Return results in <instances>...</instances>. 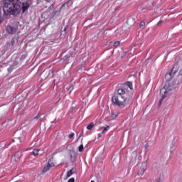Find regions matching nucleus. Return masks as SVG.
Returning a JSON list of instances; mask_svg holds the SVG:
<instances>
[{"mask_svg": "<svg viewBox=\"0 0 182 182\" xmlns=\"http://www.w3.org/2000/svg\"><path fill=\"white\" fill-rule=\"evenodd\" d=\"M154 182H161V178H158L156 179H155V181H154Z\"/></svg>", "mask_w": 182, "mask_h": 182, "instance_id": "nucleus-30", "label": "nucleus"}, {"mask_svg": "<svg viewBox=\"0 0 182 182\" xmlns=\"http://www.w3.org/2000/svg\"><path fill=\"white\" fill-rule=\"evenodd\" d=\"M61 35H66V27L61 31Z\"/></svg>", "mask_w": 182, "mask_h": 182, "instance_id": "nucleus-27", "label": "nucleus"}, {"mask_svg": "<svg viewBox=\"0 0 182 182\" xmlns=\"http://www.w3.org/2000/svg\"><path fill=\"white\" fill-rule=\"evenodd\" d=\"M68 58H69V55H65V56L63 58V60H68Z\"/></svg>", "mask_w": 182, "mask_h": 182, "instance_id": "nucleus-31", "label": "nucleus"}, {"mask_svg": "<svg viewBox=\"0 0 182 182\" xmlns=\"http://www.w3.org/2000/svg\"><path fill=\"white\" fill-rule=\"evenodd\" d=\"M50 167L52 166L49 165L46 166L43 169V173H46V171H48V170H50Z\"/></svg>", "mask_w": 182, "mask_h": 182, "instance_id": "nucleus-14", "label": "nucleus"}, {"mask_svg": "<svg viewBox=\"0 0 182 182\" xmlns=\"http://www.w3.org/2000/svg\"><path fill=\"white\" fill-rule=\"evenodd\" d=\"M14 157H16L17 160L21 159V158L22 157V152L21 151L16 152L14 154Z\"/></svg>", "mask_w": 182, "mask_h": 182, "instance_id": "nucleus-12", "label": "nucleus"}, {"mask_svg": "<svg viewBox=\"0 0 182 182\" xmlns=\"http://www.w3.org/2000/svg\"><path fill=\"white\" fill-rule=\"evenodd\" d=\"M52 161H53V158H51V159H50L49 160H48V166H50V167H54L55 166V164H53V162H52Z\"/></svg>", "mask_w": 182, "mask_h": 182, "instance_id": "nucleus-13", "label": "nucleus"}, {"mask_svg": "<svg viewBox=\"0 0 182 182\" xmlns=\"http://www.w3.org/2000/svg\"><path fill=\"white\" fill-rule=\"evenodd\" d=\"M6 32L7 33H9V35H14V33L16 32V28L12 26H8L6 27Z\"/></svg>", "mask_w": 182, "mask_h": 182, "instance_id": "nucleus-6", "label": "nucleus"}, {"mask_svg": "<svg viewBox=\"0 0 182 182\" xmlns=\"http://www.w3.org/2000/svg\"><path fill=\"white\" fill-rule=\"evenodd\" d=\"M111 117L112 119H116V117H117V114H116V113H114V111H112V112H111Z\"/></svg>", "mask_w": 182, "mask_h": 182, "instance_id": "nucleus-18", "label": "nucleus"}, {"mask_svg": "<svg viewBox=\"0 0 182 182\" xmlns=\"http://www.w3.org/2000/svg\"><path fill=\"white\" fill-rule=\"evenodd\" d=\"M46 2H50V0H46Z\"/></svg>", "mask_w": 182, "mask_h": 182, "instance_id": "nucleus-39", "label": "nucleus"}, {"mask_svg": "<svg viewBox=\"0 0 182 182\" xmlns=\"http://www.w3.org/2000/svg\"><path fill=\"white\" fill-rule=\"evenodd\" d=\"M164 23V21H163L162 20H160L159 22L157 23V26H160V25H163Z\"/></svg>", "mask_w": 182, "mask_h": 182, "instance_id": "nucleus-26", "label": "nucleus"}, {"mask_svg": "<svg viewBox=\"0 0 182 182\" xmlns=\"http://www.w3.org/2000/svg\"><path fill=\"white\" fill-rule=\"evenodd\" d=\"M145 147H146V149H147L149 147V144H146Z\"/></svg>", "mask_w": 182, "mask_h": 182, "instance_id": "nucleus-38", "label": "nucleus"}, {"mask_svg": "<svg viewBox=\"0 0 182 182\" xmlns=\"http://www.w3.org/2000/svg\"><path fill=\"white\" fill-rule=\"evenodd\" d=\"M147 170V161H144L138 171V176H143L144 174V171Z\"/></svg>", "mask_w": 182, "mask_h": 182, "instance_id": "nucleus-5", "label": "nucleus"}, {"mask_svg": "<svg viewBox=\"0 0 182 182\" xmlns=\"http://www.w3.org/2000/svg\"><path fill=\"white\" fill-rule=\"evenodd\" d=\"M70 157L72 163H73V161H75V158H73V156L72 155V154H70Z\"/></svg>", "mask_w": 182, "mask_h": 182, "instance_id": "nucleus-28", "label": "nucleus"}, {"mask_svg": "<svg viewBox=\"0 0 182 182\" xmlns=\"http://www.w3.org/2000/svg\"><path fill=\"white\" fill-rule=\"evenodd\" d=\"M50 9H53V4L50 6Z\"/></svg>", "mask_w": 182, "mask_h": 182, "instance_id": "nucleus-36", "label": "nucleus"}, {"mask_svg": "<svg viewBox=\"0 0 182 182\" xmlns=\"http://www.w3.org/2000/svg\"><path fill=\"white\" fill-rule=\"evenodd\" d=\"M33 154L34 156H38V154H39V150H38V149H33Z\"/></svg>", "mask_w": 182, "mask_h": 182, "instance_id": "nucleus-19", "label": "nucleus"}, {"mask_svg": "<svg viewBox=\"0 0 182 182\" xmlns=\"http://www.w3.org/2000/svg\"><path fill=\"white\" fill-rule=\"evenodd\" d=\"M1 14H2V9L0 8V23H1L2 22V16H1Z\"/></svg>", "mask_w": 182, "mask_h": 182, "instance_id": "nucleus-24", "label": "nucleus"}, {"mask_svg": "<svg viewBox=\"0 0 182 182\" xmlns=\"http://www.w3.org/2000/svg\"><path fill=\"white\" fill-rule=\"evenodd\" d=\"M63 6H65V4H63L62 8H63Z\"/></svg>", "mask_w": 182, "mask_h": 182, "instance_id": "nucleus-40", "label": "nucleus"}, {"mask_svg": "<svg viewBox=\"0 0 182 182\" xmlns=\"http://www.w3.org/2000/svg\"><path fill=\"white\" fill-rule=\"evenodd\" d=\"M68 182H75V178H70Z\"/></svg>", "mask_w": 182, "mask_h": 182, "instance_id": "nucleus-33", "label": "nucleus"}, {"mask_svg": "<svg viewBox=\"0 0 182 182\" xmlns=\"http://www.w3.org/2000/svg\"><path fill=\"white\" fill-rule=\"evenodd\" d=\"M8 70H9V72H11V71L14 70V65L10 66V67L8 68Z\"/></svg>", "mask_w": 182, "mask_h": 182, "instance_id": "nucleus-29", "label": "nucleus"}, {"mask_svg": "<svg viewBox=\"0 0 182 182\" xmlns=\"http://www.w3.org/2000/svg\"><path fill=\"white\" fill-rule=\"evenodd\" d=\"M129 87L131 90H133V84L130 82H126L123 88H119L117 90L118 95L117 96H113L112 98V102L114 106H117L120 109H124L127 106V100H130L132 97L129 95V92L127 88Z\"/></svg>", "mask_w": 182, "mask_h": 182, "instance_id": "nucleus-1", "label": "nucleus"}, {"mask_svg": "<svg viewBox=\"0 0 182 182\" xmlns=\"http://www.w3.org/2000/svg\"><path fill=\"white\" fill-rule=\"evenodd\" d=\"M14 45H15V40L11 39V41L7 43V48H9L10 49H14Z\"/></svg>", "mask_w": 182, "mask_h": 182, "instance_id": "nucleus-9", "label": "nucleus"}, {"mask_svg": "<svg viewBox=\"0 0 182 182\" xmlns=\"http://www.w3.org/2000/svg\"><path fill=\"white\" fill-rule=\"evenodd\" d=\"M160 96H161V99L159 102L158 107H160V106H161L163 101L166 99V97H167L163 95L162 94H160Z\"/></svg>", "mask_w": 182, "mask_h": 182, "instance_id": "nucleus-10", "label": "nucleus"}, {"mask_svg": "<svg viewBox=\"0 0 182 182\" xmlns=\"http://www.w3.org/2000/svg\"><path fill=\"white\" fill-rule=\"evenodd\" d=\"M73 169H70L68 173H67V177H70V176H72V174H73Z\"/></svg>", "mask_w": 182, "mask_h": 182, "instance_id": "nucleus-20", "label": "nucleus"}, {"mask_svg": "<svg viewBox=\"0 0 182 182\" xmlns=\"http://www.w3.org/2000/svg\"><path fill=\"white\" fill-rule=\"evenodd\" d=\"M22 14H25L29 7L31 6L32 1L31 0H22ZM5 2H14L18 3L19 0H6Z\"/></svg>", "mask_w": 182, "mask_h": 182, "instance_id": "nucleus-4", "label": "nucleus"}, {"mask_svg": "<svg viewBox=\"0 0 182 182\" xmlns=\"http://www.w3.org/2000/svg\"><path fill=\"white\" fill-rule=\"evenodd\" d=\"M173 77H174V76L170 73H166L165 75V79H166V80H167V82H170L169 80H171V79H173Z\"/></svg>", "mask_w": 182, "mask_h": 182, "instance_id": "nucleus-8", "label": "nucleus"}, {"mask_svg": "<svg viewBox=\"0 0 182 182\" xmlns=\"http://www.w3.org/2000/svg\"><path fill=\"white\" fill-rule=\"evenodd\" d=\"M179 75H181V76H182V70H181L179 71Z\"/></svg>", "mask_w": 182, "mask_h": 182, "instance_id": "nucleus-37", "label": "nucleus"}, {"mask_svg": "<svg viewBox=\"0 0 182 182\" xmlns=\"http://www.w3.org/2000/svg\"><path fill=\"white\" fill-rule=\"evenodd\" d=\"M75 136V133H71L68 135V139H73V137Z\"/></svg>", "mask_w": 182, "mask_h": 182, "instance_id": "nucleus-25", "label": "nucleus"}, {"mask_svg": "<svg viewBox=\"0 0 182 182\" xmlns=\"http://www.w3.org/2000/svg\"><path fill=\"white\" fill-rule=\"evenodd\" d=\"M3 11L4 15H12L13 16H18L22 11V7L19 3L11 1H5L3 6Z\"/></svg>", "mask_w": 182, "mask_h": 182, "instance_id": "nucleus-2", "label": "nucleus"}, {"mask_svg": "<svg viewBox=\"0 0 182 182\" xmlns=\"http://www.w3.org/2000/svg\"><path fill=\"white\" fill-rule=\"evenodd\" d=\"M135 19L134 18H128V20H127V23H130V22H132V23L133 24H134L135 23Z\"/></svg>", "mask_w": 182, "mask_h": 182, "instance_id": "nucleus-16", "label": "nucleus"}, {"mask_svg": "<svg viewBox=\"0 0 182 182\" xmlns=\"http://www.w3.org/2000/svg\"><path fill=\"white\" fill-rule=\"evenodd\" d=\"M177 72H178V65H175L171 69V71L170 72V73L172 74L173 76L174 77L176 76V73H177Z\"/></svg>", "mask_w": 182, "mask_h": 182, "instance_id": "nucleus-7", "label": "nucleus"}, {"mask_svg": "<svg viewBox=\"0 0 182 182\" xmlns=\"http://www.w3.org/2000/svg\"><path fill=\"white\" fill-rule=\"evenodd\" d=\"M50 73H52V72L50 70L48 71L47 70H45L42 73H41V76H47L46 77H48V76H49V75H50Z\"/></svg>", "mask_w": 182, "mask_h": 182, "instance_id": "nucleus-11", "label": "nucleus"}, {"mask_svg": "<svg viewBox=\"0 0 182 182\" xmlns=\"http://www.w3.org/2000/svg\"><path fill=\"white\" fill-rule=\"evenodd\" d=\"M90 182H95V181H91Z\"/></svg>", "mask_w": 182, "mask_h": 182, "instance_id": "nucleus-41", "label": "nucleus"}, {"mask_svg": "<svg viewBox=\"0 0 182 182\" xmlns=\"http://www.w3.org/2000/svg\"><path fill=\"white\" fill-rule=\"evenodd\" d=\"M95 126V123L91 122L88 126L87 127V130H92V128Z\"/></svg>", "mask_w": 182, "mask_h": 182, "instance_id": "nucleus-15", "label": "nucleus"}, {"mask_svg": "<svg viewBox=\"0 0 182 182\" xmlns=\"http://www.w3.org/2000/svg\"><path fill=\"white\" fill-rule=\"evenodd\" d=\"M68 90H70V92H72V90H73V85H70Z\"/></svg>", "mask_w": 182, "mask_h": 182, "instance_id": "nucleus-32", "label": "nucleus"}, {"mask_svg": "<svg viewBox=\"0 0 182 182\" xmlns=\"http://www.w3.org/2000/svg\"><path fill=\"white\" fill-rule=\"evenodd\" d=\"M100 137H102V134H98L97 139H100Z\"/></svg>", "mask_w": 182, "mask_h": 182, "instance_id": "nucleus-35", "label": "nucleus"}, {"mask_svg": "<svg viewBox=\"0 0 182 182\" xmlns=\"http://www.w3.org/2000/svg\"><path fill=\"white\" fill-rule=\"evenodd\" d=\"M109 129H110V126H107L106 127H105L103 131L102 132V134L106 133V132H107V130H109Z\"/></svg>", "mask_w": 182, "mask_h": 182, "instance_id": "nucleus-17", "label": "nucleus"}, {"mask_svg": "<svg viewBox=\"0 0 182 182\" xmlns=\"http://www.w3.org/2000/svg\"><path fill=\"white\" fill-rule=\"evenodd\" d=\"M39 117H41V114H38L35 119H39Z\"/></svg>", "mask_w": 182, "mask_h": 182, "instance_id": "nucleus-34", "label": "nucleus"}, {"mask_svg": "<svg viewBox=\"0 0 182 182\" xmlns=\"http://www.w3.org/2000/svg\"><path fill=\"white\" fill-rule=\"evenodd\" d=\"M173 89H174V84L171 82H166L164 87L160 90V94L167 97Z\"/></svg>", "mask_w": 182, "mask_h": 182, "instance_id": "nucleus-3", "label": "nucleus"}, {"mask_svg": "<svg viewBox=\"0 0 182 182\" xmlns=\"http://www.w3.org/2000/svg\"><path fill=\"white\" fill-rule=\"evenodd\" d=\"M144 25H146V23L144 22V21H141L139 28H144Z\"/></svg>", "mask_w": 182, "mask_h": 182, "instance_id": "nucleus-22", "label": "nucleus"}, {"mask_svg": "<svg viewBox=\"0 0 182 182\" xmlns=\"http://www.w3.org/2000/svg\"><path fill=\"white\" fill-rule=\"evenodd\" d=\"M120 45V41H115L114 43V46L115 47V48H117V46H119Z\"/></svg>", "mask_w": 182, "mask_h": 182, "instance_id": "nucleus-23", "label": "nucleus"}, {"mask_svg": "<svg viewBox=\"0 0 182 182\" xmlns=\"http://www.w3.org/2000/svg\"><path fill=\"white\" fill-rule=\"evenodd\" d=\"M83 144H81L78 148V151H80V153H82V151H83Z\"/></svg>", "mask_w": 182, "mask_h": 182, "instance_id": "nucleus-21", "label": "nucleus"}]
</instances>
